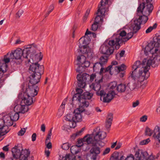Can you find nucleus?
<instances>
[{
  "mask_svg": "<svg viewBox=\"0 0 160 160\" xmlns=\"http://www.w3.org/2000/svg\"><path fill=\"white\" fill-rule=\"evenodd\" d=\"M110 149L109 148H106L105 150L103 151L102 154L105 155L108 153L110 151Z\"/></svg>",
  "mask_w": 160,
  "mask_h": 160,
  "instance_id": "obj_43",
  "label": "nucleus"
},
{
  "mask_svg": "<svg viewBox=\"0 0 160 160\" xmlns=\"http://www.w3.org/2000/svg\"><path fill=\"white\" fill-rule=\"evenodd\" d=\"M98 18H97L96 19V22H94L92 24L91 27V29L92 31H95L98 29L99 26L101 25V24H99L97 22Z\"/></svg>",
  "mask_w": 160,
  "mask_h": 160,
  "instance_id": "obj_31",
  "label": "nucleus"
},
{
  "mask_svg": "<svg viewBox=\"0 0 160 160\" xmlns=\"http://www.w3.org/2000/svg\"><path fill=\"white\" fill-rule=\"evenodd\" d=\"M5 123L4 122V120H3V119H0V128L4 126Z\"/></svg>",
  "mask_w": 160,
  "mask_h": 160,
  "instance_id": "obj_47",
  "label": "nucleus"
},
{
  "mask_svg": "<svg viewBox=\"0 0 160 160\" xmlns=\"http://www.w3.org/2000/svg\"><path fill=\"white\" fill-rule=\"evenodd\" d=\"M108 1L102 0L101 1L100 4L98 5V9L96 13L97 15L94 19V22H96V19L97 18V23L101 24L103 22V18L106 12L108 11Z\"/></svg>",
  "mask_w": 160,
  "mask_h": 160,
  "instance_id": "obj_11",
  "label": "nucleus"
},
{
  "mask_svg": "<svg viewBox=\"0 0 160 160\" xmlns=\"http://www.w3.org/2000/svg\"><path fill=\"white\" fill-rule=\"evenodd\" d=\"M124 73L123 72L119 73V76L121 78L123 77L124 75Z\"/></svg>",
  "mask_w": 160,
  "mask_h": 160,
  "instance_id": "obj_61",
  "label": "nucleus"
},
{
  "mask_svg": "<svg viewBox=\"0 0 160 160\" xmlns=\"http://www.w3.org/2000/svg\"><path fill=\"white\" fill-rule=\"evenodd\" d=\"M134 158L132 154L127 156V158H125L123 156L121 157L119 160H134Z\"/></svg>",
  "mask_w": 160,
  "mask_h": 160,
  "instance_id": "obj_33",
  "label": "nucleus"
},
{
  "mask_svg": "<svg viewBox=\"0 0 160 160\" xmlns=\"http://www.w3.org/2000/svg\"><path fill=\"white\" fill-rule=\"evenodd\" d=\"M150 140L149 138H148L146 140H144L141 141L140 142V144L141 145H146L148 143L150 142Z\"/></svg>",
  "mask_w": 160,
  "mask_h": 160,
  "instance_id": "obj_38",
  "label": "nucleus"
},
{
  "mask_svg": "<svg viewBox=\"0 0 160 160\" xmlns=\"http://www.w3.org/2000/svg\"><path fill=\"white\" fill-rule=\"evenodd\" d=\"M142 47L145 55L149 56L145 57L142 62L140 61L136 62L132 66L134 70L131 73V77L138 82L137 84L134 83L136 87L141 86V82L149 77L150 73L148 70L151 66L155 67L160 63V56H157L159 48L155 47V42L148 43L144 42Z\"/></svg>",
  "mask_w": 160,
  "mask_h": 160,
  "instance_id": "obj_1",
  "label": "nucleus"
},
{
  "mask_svg": "<svg viewBox=\"0 0 160 160\" xmlns=\"http://www.w3.org/2000/svg\"><path fill=\"white\" fill-rule=\"evenodd\" d=\"M45 154L46 155L47 157H48L50 155V152L49 150H45Z\"/></svg>",
  "mask_w": 160,
  "mask_h": 160,
  "instance_id": "obj_55",
  "label": "nucleus"
},
{
  "mask_svg": "<svg viewBox=\"0 0 160 160\" xmlns=\"http://www.w3.org/2000/svg\"><path fill=\"white\" fill-rule=\"evenodd\" d=\"M89 145L92 147V148L90 150V152L91 153L95 154L96 155H97L100 153L101 151L100 147H98V145H99L98 144H97L94 146H92V145Z\"/></svg>",
  "mask_w": 160,
  "mask_h": 160,
  "instance_id": "obj_22",
  "label": "nucleus"
},
{
  "mask_svg": "<svg viewBox=\"0 0 160 160\" xmlns=\"http://www.w3.org/2000/svg\"><path fill=\"white\" fill-rule=\"evenodd\" d=\"M2 77L0 78V88L2 86V83L4 81V79H2Z\"/></svg>",
  "mask_w": 160,
  "mask_h": 160,
  "instance_id": "obj_53",
  "label": "nucleus"
},
{
  "mask_svg": "<svg viewBox=\"0 0 160 160\" xmlns=\"http://www.w3.org/2000/svg\"><path fill=\"white\" fill-rule=\"evenodd\" d=\"M3 120L5 124L7 126H11L12 124V122L10 116L6 115L4 117Z\"/></svg>",
  "mask_w": 160,
  "mask_h": 160,
  "instance_id": "obj_26",
  "label": "nucleus"
},
{
  "mask_svg": "<svg viewBox=\"0 0 160 160\" xmlns=\"http://www.w3.org/2000/svg\"><path fill=\"white\" fill-rule=\"evenodd\" d=\"M8 146H9L8 145H6L5 146H4V147H3V148H2L3 150L4 151H5L6 152L8 151L9 150L8 148Z\"/></svg>",
  "mask_w": 160,
  "mask_h": 160,
  "instance_id": "obj_48",
  "label": "nucleus"
},
{
  "mask_svg": "<svg viewBox=\"0 0 160 160\" xmlns=\"http://www.w3.org/2000/svg\"><path fill=\"white\" fill-rule=\"evenodd\" d=\"M30 152L28 149L22 150L21 152V160H28Z\"/></svg>",
  "mask_w": 160,
  "mask_h": 160,
  "instance_id": "obj_21",
  "label": "nucleus"
},
{
  "mask_svg": "<svg viewBox=\"0 0 160 160\" xmlns=\"http://www.w3.org/2000/svg\"><path fill=\"white\" fill-rule=\"evenodd\" d=\"M27 128H23L21 129V136H22L24 135L26 131Z\"/></svg>",
  "mask_w": 160,
  "mask_h": 160,
  "instance_id": "obj_45",
  "label": "nucleus"
},
{
  "mask_svg": "<svg viewBox=\"0 0 160 160\" xmlns=\"http://www.w3.org/2000/svg\"><path fill=\"white\" fill-rule=\"evenodd\" d=\"M112 118V114L111 113H109L106 122V127L108 129H109L111 125Z\"/></svg>",
  "mask_w": 160,
  "mask_h": 160,
  "instance_id": "obj_25",
  "label": "nucleus"
},
{
  "mask_svg": "<svg viewBox=\"0 0 160 160\" xmlns=\"http://www.w3.org/2000/svg\"><path fill=\"white\" fill-rule=\"evenodd\" d=\"M157 41L156 42L154 41L153 42H156V43H155V47H157V45H159V44H160V36L158 37L157 38Z\"/></svg>",
  "mask_w": 160,
  "mask_h": 160,
  "instance_id": "obj_42",
  "label": "nucleus"
},
{
  "mask_svg": "<svg viewBox=\"0 0 160 160\" xmlns=\"http://www.w3.org/2000/svg\"><path fill=\"white\" fill-rule=\"evenodd\" d=\"M12 152L13 158H9L8 160H20V150L18 145L15 146L12 149Z\"/></svg>",
  "mask_w": 160,
  "mask_h": 160,
  "instance_id": "obj_17",
  "label": "nucleus"
},
{
  "mask_svg": "<svg viewBox=\"0 0 160 160\" xmlns=\"http://www.w3.org/2000/svg\"><path fill=\"white\" fill-rule=\"evenodd\" d=\"M107 134L105 132L100 131L94 134H89L85 138L87 142H92V145H95L97 144H98L99 146L103 147L104 145V143L101 141L104 139L106 137Z\"/></svg>",
  "mask_w": 160,
  "mask_h": 160,
  "instance_id": "obj_10",
  "label": "nucleus"
},
{
  "mask_svg": "<svg viewBox=\"0 0 160 160\" xmlns=\"http://www.w3.org/2000/svg\"><path fill=\"white\" fill-rule=\"evenodd\" d=\"M130 84L129 83H128L127 85L123 84L119 85L117 87V91L123 92H125V90L129 91L131 90V89L130 88Z\"/></svg>",
  "mask_w": 160,
  "mask_h": 160,
  "instance_id": "obj_20",
  "label": "nucleus"
},
{
  "mask_svg": "<svg viewBox=\"0 0 160 160\" xmlns=\"http://www.w3.org/2000/svg\"><path fill=\"white\" fill-rule=\"evenodd\" d=\"M20 42V40L19 39H18L16 41V42L15 43V44H19V43Z\"/></svg>",
  "mask_w": 160,
  "mask_h": 160,
  "instance_id": "obj_63",
  "label": "nucleus"
},
{
  "mask_svg": "<svg viewBox=\"0 0 160 160\" xmlns=\"http://www.w3.org/2000/svg\"><path fill=\"white\" fill-rule=\"evenodd\" d=\"M9 131L8 126L5 125L0 128V135L3 136L7 133Z\"/></svg>",
  "mask_w": 160,
  "mask_h": 160,
  "instance_id": "obj_27",
  "label": "nucleus"
},
{
  "mask_svg": "<svg viewBox=\"0 0 160 160\" xmlns=\"http://www.w3.org/2000/svg\"><path fill=\"white\" fill-rule=\"evenodd\" d=\"M116 145L117 142H114L112 144L111 147L112 148H114Z\"/></svg>",
  "mask_w": 160,
  "mask_h": 160,
  "instance_id": "obj_60",
  "label": "nucleus"
},
{
  "mask_svg": "<svg viewBox=\"0 0 160 160\" xmlns=\"http://www.w3.org/2000/svg\"><path fill=\"white\" fill-rule=\"evenodd\" d=\"M85 129V128H83L80 130H79L78 131H77L74 135H75V136L81 135L82 134L83 131Z\"/></svg>",
  "mask_w": 160,
  "mask_h": 160,
  "instance_id": "obj_35",
  "label": "nucleus"
},
{
  "mask_svg": "<svg viewBox=\"0 0 160 160\" xmlns=\"http://www.w3.org/2000/svg\"><path fill=\"white\" fill-rule=\"evenodd\" d=\"M125 52L124 51H122L119 54V55L121 57H122L125 54Z\"/></svg>",
  "mask_w": 160,
  "mask_h": 160,
  "instance_id": "obj_56",
  "label": "nucleus"
},
{
  "mask_svg": "<svg viewBox=\"0 0 160 160\" xmlns=\"http://www.w3.org/2000/svg\"><path fill=\"white\" fill-rule=\"evenodd\" d=\"M117 83L116 82H111L109 85V87L110 88V91H109L112 93V91H115V95L117 92Z\"/></svg>",
  "mask_w": 160,
  "mask_h": 160,
  "instance_id": "obj_30",
  "label": "nucleus"
},
{
  "mask_svg": "<svg viewBox=\"0 0 160 160\" xmlns=\"http://www.w3.org/2000/svg\"><path fill=\"white\" fill-rule=\"evenodd\" d=\"M54 8V6L52 4L50 6L48 9V12L47 13L46 17L48 16V15L50 13V12H51L52 11Z\"/></svg>",
  "mask_w": 160,
  "mask_h": 160,
  "instance_id": "obj_36",
  "label": "nucleus"
},
{
  "mask_svg": "<svg viewBox=\"0 0 160 160\" xmlns=\"http://www.w3.org/2000/svg\"><path fill=\"white\" fill-rule=\"evenodd\" d=\"M70 149L71 152L73 154L71 155H74V154L79 153L78 155H79L80 153L79 152L81 150V149L80 148H79L76 145L72 146L71 148ZM69 154L70 155V154ZM70 155H71L70 154Z\"/></svg>",
  "mask_w": 160,
  "mask_h": 160,
  "instance_id": "obj_29",
  "label": "nucleus"
},
{
  "mask_svg": "<svg viewBox=\"0 0 160 160\" xmlns=\"http://www.w3.org/2000/svg\"><path fill=\"white\" fill-rule=\"evenodd\" d=\"M83 98V97L82 96V95L78 93H76L73 97L72 101L78 100L80 102L79 107H80L81 105L83 106V105L84 108H87L88 106L89 103L88 102L86 101Z\"/></svg>",
  "mask_w": 160,
  "mask_h": 160,
  "instance_id": "obj_16",
  "label": "nucleus"
},
{
  "mask_svg": "<svg viewBox=\"0 0 160 160\" xmlns=\"http://www.w3.org/2000/svg\"><path fill=\"white\" fill-rule=\"evenodd\" d=\"M50 138H51V137H49L48 136H47V137L46 138V142H45L46 144L48 142H50Z\"/></svg>",
  "mask_w": 160,
  "mask_h": 160,
  "instance_id": "obj_58",
  "label": "nucleus"
},
{
  "mask_svg": "<svg viewBox=\"0 0 160 160\" xmlns=\"http://www.w3.org/2000/svg\"><path fill=\"white\" fill-rule=\"evenodd\" d=\"M36 134L34 133L32 136V141H34L36 140Z\"/></svg>",
  "mask_w": 160,
  "mask_h": 160,
  "instance_id": "obj_46",
  "label": "nucleus"
},
{
  "mask_svg": "<svg viewBox=\"0 0 160 160\" xmlns=\"http://www.w3.org/2000/svg\"><path fill=\"white\" fill-rule=\"evenodd\" d=\"M152 0H144V2L139 5L137 9L136 17L133 21H132L130 32H128V29L119 30L102 45H120L123 42H126L131 38L133 34L140 29V24L145 23L148 19V17L144 15H149L152 12L153 6L150 3Z\"/></svg>",
  "mask_w": 160,
  "mask_h": 160,
  "instance_id": "obj_2",
  "label": "nucleus"
},
{
  "mask_svg": "<svg viewBox=\"0 0 160 160\" xmlns=\"http://www.w3.org/2000/svg\"><path fill=\"white\" fill-rule=\"evenodd\" d=\"M108 58V57L106 55L102 56L100 58L99 62L95 63L93 65V69H96L98 67H99V66L103 67V65L107 63Z\"/></svg>",
  "mask_w": 160,
  "mask_h": 160,
  "instance_id": "obj_19",
  "label": "nucleus"
},
{
  "mask_svg": "<svg viewBox=\"0 0 160 160\" xmlns=\"http://www.w3.org/2000/svg\"><path fill=\"white\" fill-rule=\"evenodd\" d=\"M48 143L46 144L47 148L48 149H50L52 148V146L51 142H48Z\"/></svg>",
  "mask_w": 160,
  "mask_h": 160,
  "instance_id": "obj_49",
  "label": "nucleus"
},
{
  "mask_svg": "<svg viewBox=\"0 0 160 160\" xmlns=\"http://www.w3.org/2000/svg\"><path fill=\"white\" fill-rule=\"evenodd\" d=\"M90 12V9H88L86 11V13L85 14V15L83 17L84 21H85L88 18V16Z\"/></svg>",
  "mask_w": 160,
  "mask_h": 160,
  "instance_id": "obj_39",
  "label": "nucleus"
},
{
  "mask_svg": "<svg viewBox=\"0 0 160 160\" xmlns=\"http://www.w3.org/2000/svg\"><path fill=\"white\" fill-rule=\"evenodd\" d=\"M95 109L97 112H101V110H100V109L98 107H97Z\"/></svg>",
  "mask_w": 160,
  "mask_h": 160,
  "instance_id": "obj_62",
  "label": "nucleus"
},
{
  "mask_svg": "<svg viewBox=\"0 0 160 160\" xmlns=\"http://www.w3.org/2000/svg\"><path fill=\"white\" fill-rule=\"evenodd\" d=\"M52 128H51L50 130H49V133L48 134V136L49 137H51L52 133Z\"/></svg>",
  "mask_w": 160,
  "mask_h": 160,
  "instance_id": "obj_59",
  "label": "nucleus"
},
{
  "mask_svg": "<svg viewBox=\"0 0 160 160\" xmlns=\"http://www.w3.org/2000/svg\"><path fill=\"white\" fill-rule=\"evenodd\" d=\"M89 134H87L84 136L82 139H78L77 142V144L76 145L79 148H80L81 146H82L83 144L84 143L86 144L87 145H92V142L91 143L90 142H87V141L85 140L86 139L85 138L86 137L88 136H89Z\"/></svg>",
  "mask_w": 160,
  "mask_h": 160,
  "instance_id": "obj_23",
  "label": "nucleus"
},
{
  "mask_svg": "<svg viewBox=\"0 0 160 160\" xmlns=\"http://www.w3.org/2000/svg\"><path fill=\"white\" fill-rule=\"evenodd\" d=\"M115 95L114 91H112V93L109 92L106 93L104 90L98 92V95L100 96V100L104 102H110Z\"/></svg>",
  "mask_w": 160,
  "mask_h": 160,
  "instance_id": "obj_13",
  "label": "nucleus"
},
{
  "mask_svg": "<svg viewBox=\"0 0 160 160\" xmlns=\"http://www.w3.org/2000/svg\"><path fill=\"white\" fill-rule=\"evenodd\" d=\"M28 87L27 84H24L22 86L21 91V113H24L28 111V106L33 102L32 97L37 95L39 89L38 87L30 84Z\"/></svg>",
  "mask_w": 160,
  "mask_h": 160,
  "instance_id": "obj_4",
  "label": "nucleus"
},
{
  "mask_svg": "<svg viewBox=\"0 0 160 160\" xmlns=\"http://www.w3.org/2000/svg\"><path fill=\"white\" fill-rule=\"evenodd\" d=\"M145 134L148 136L152 135L155 140L160 143V126H156L152 130L148 127L146 128Z\"/></svg>",
  "mask_w": 160,
  "mask_h": 160,
  "instance_id": "obj_12",
  "label": "nucleus"
},
{
  "mask_svg": "<svg viewBox=\"0 0 160 160\" xmlns=\"http://www.w3.org/2000/svg\"><path fill=\"white\" fill-rule=\"evenodd\" d=\"M75 28H76V26L75 25H74L73 27V28H72V30H73V31H75Z\"/></svg>",
  "mask_w": 160,
  "mask_h": 160,
  "instance_id": "obj_64",
  "label": "nucleus"
},
{
  "mask_svg": "<svg viewBox=\"0 0 160 160\" xmlns=\"http://www.w3.org/2000/svg\"><path fill=\"white\" fill-rule=\"evenodd\" d=\"M145 159L146 160H154L153 157L151 156H150L148 157H147V158H145Z\"/></svg>",
  "mask_w": 160,
  "mask_h": 160,
  "instance_id": "obj_50",
  "label": "nucleus"
},
{
  "mask_svg": "<svg viewBox=\"0 0 160 160\" xmlns=\"http://www.w3.org/2000/svg\"><path fill=\"white\" fill-rule=\"evenodd\" d=\"M148 119V116L144 115L141 117L140 118V121L142 122H145Z\"/></svg>",
  "mask_w": 160,
  "mask_h": 160,
  "instance_id": "obj_37",
  "label": "nucleus"
},
{
  "mask_svg": "<svg viewBox=\"0 0 160 160\" xmlns=\"http://www.w3.org/2000/svg\"><path fill=\"white\" fill-rule=\"evenodd\" d=\"M92 96V94L91 93H90L89 92H87L84 93L83 95H82V96H83V99H85L86 101L87 99H90Z\"/></svg>",
  "mask_w": 160,
  "mask_h": 160,
  "instance_id": "obj_32",
  "label": "nucleus"
},
{
  "mask_svg": "<svg viewBox=\"0 0 160 160\" xmlns=\"http://www.w3.org/2000/svg\"><path fill=\"white\" fill-rule=\"evenodd\" d=\"M20 108L19 109V111L17 112H12L10 115V116L12 121H16L19 118V113H20Z\"/></svg>",
  "mask_w": 160,
  "mask_h": 160,
  "instance_id": "obj_28",
  "label": "nucleus"
},
{
  "mask_svg": "<svg viewBox=\"0 0 160 160\" xmlns=\"http://www.w3.org/2000/svg\"><path fill=\"white\" fill-rule=\"evenodd\" d=\"M44 72V67L43 66L38 64L30 65L29 69L30 73L29 78V84L34 86L39 82Z\"/></svg>",
  "mask_w": 160,
  "mask_h": 160,
  "instance_id": "obj_9",
  "label": "nucleus"
},
{
  "mask_svg": "<svg viewBox=\"0 0 160 160\" xmlns=\"http://www.w3.org/2000/svg\"><path fill=\"white\" fill-rule=\"evenodd\" d=\"M99 79H95V82L92 83L90 85L91 88L96 91V94L98 95V92L101 91H103L101 88V85L100 83L102 81V74H98Z\"/></svg>",
  "mask_w": 160,
  "mask_h": 160,
  "instance_id": "obj_15",
  "label": "nucleus"
},
{
  "mask_svg": "<svg viewBox=\"0 0 160 160\" xmlns=\"http://www.w3.org/2000/svg\"><path fill=\"white\" fill-rule=\"evenodd\" d=\"M118 62L116 61H113L112 62L111 65L109 66L105 69L102 68L101 69L100 73H98L97 74H92L90 76L89 75L86 73L78 74L77 76V78L78 80V85L79 87L82 88H85L86 85V81L88 79L90 78V80L91 82L93 81L94 79H99L98 74L102 73L103 71L105 72L109 71V73L112 74L111 71L114 69L115 71L117 72H120L123 71L126 69V66L124 64L121 65L116 66L118 65Z\"/></svg>",
  "mask_w": 160,
  "mask_h": 160,
  "instance_id": "obj_3",
  "label": "nucleus"
},
{
  "mask_svg": "<svg viewBox=\"0 0 160 160\" xmlns=\"http://www.w3.org/2000/svg\"><path fill=\"white\" fill-rule=\"evenodd\" d=\"M83 105H81L78 108L75 109L74 112L72 114H68L64 117V119L68 122V126H64L63 130L68 131L69 128H74L76 126V122H80L82 120L81 113L85 110L86 108H84Z\"/></svg>",
  "mask_w": 160,
  "mask_h": 160,
  "instance_id": "obj_7",
  "label": "nucleus"
},
{
  "mask_svg": "<svg viewBox=\"0 0 160 160\" xmlns=\"http://www.w3.org/2000/svg\"><path fill=\"white\" fill-rule=\"evenodd\" d=\"M88 35H90V37L93 36L94 38H95L96 37L95 33L89 31L88 29H87L85 36L80 38L79 40V42L81 46L89 47L88 44L90 42V39L88 36Z\"/></svg>",
  "mask_w": 160,
  "mask_h": 160,
  "instance_id": "obj_14",
  "label": "nucleus"
},
{
  "mask_svg": "<svg viewBox=\"0 0 160 160\" xmlns=\"http://www.w3.org/2000/svg\"><path fill=\"white\" fill-rule=\"evenodd\" d=\"M69 148V145L68 143H65L63 144L62 146V148L65 150H68Z\"/></svg>",
  "mask_w": 160,
  "mask_h": 160,
  "instance_id": "obj_40",
  "label": "nucleus"
},
{
  "mask_svg": "<svg viewBox=\"0 0 160 160\" xmlns=\"http://www.w3.org/2000/svg\"><path fill=\"white\" fill-rule=\"evenodd\" d=\"M0 157L3 159L5 158V156L4 154L2 152H1L0 153Z\"/></svg>",
  "mask_w": 160,
  "mask_h": 160,
  "instance_id": "obj_57",
  "label": "nucleus"
},
{
  "mask_svg": "<svg viewBox=\"0 0 160 160\" xmlns=\"http://www.w3.org/2000/svg\"><path fill=\"white\" fill-rule=\"evenodd\" d=\"M148 155L147 152H142L141 150H138L136 152L134 158L135 160H145Z\"/></svg>",
  "mask_w": 160,
  "mask_h": 160,
  "instance_id": "obj_18",
  "label": "nucleus"
},
{
  "mask_svg": "<svg viewBox=\"0 0 160 160\" xmlns=\"http://www.w3.org/2000/svg\"><path fill=\"white\" fill-rule=\"evenodd\" d=\"M157 26V24L156 23L154 24L152 26L149 27L146 30V33H149L151 32L153 29L156 28Z\"/></svg>",
  "mask_w": 160,
  "mask_h": 160,
  "instance_id": "obj_34",
  "label": "nucleus"
},
{
  "mask_svg": "<svg viewBox=\"0 0 160 160\" xmlns=\"http://www.w3.org/2000/svg\"><path fill=\"white\" fill-rule=\"evenodd\" d=\"M78 87H79L78 86ZM80 88H77L76 89V93H78V94H79L80 95H81V93H82L83 92V90L81 89L82 88H81L79 87Z\"/></svg>",
  "mask_w": 160,
  "mask_h": 160,
  "instance_id": "obj_41",
  "label": "nucleus"
},
{
  "mask_svg": "<svg viewBox=\"0 0 160 160\" xmlns=\"http://www.w3.org/2000/svg\"><path fill=\"white\" fill-rule=\"evenodd\" d=\"M67 101L66 99L64 100L62 103L60 108H59L58 112L57 113V115L58 117H61L63 113L64 108L65 107V105L67 103Z\"/></svg>",
  "mask_w": 160,
  "mask_h": 160,
  "instance_id": "obj_24",
  "label": "nucleus"
},
{
  "mask_svg": "<svg viewBox=\"0 0 160 160\" xmlns=\"http://www.w3.org/2000/svg\"><path fill=\"white\" fill-rule=\"evenodd\" d=\"M10 59H12L17 64H20V48H18L15 50H12L11 53L8 52L4 56L2 61L4 63H3L0 66V78L6 72L8 67L7 64L10 62Z\"/></svg>",
  "mask_w": 160,
  "mask_h": 160,
  "instance_id": "obj_8",
  "label": "nucleus"
},
{
  "mask_svg": "<svg viewBox=\"0 0 160 160\" xmlns=\"http://www.w3.org/2000/svg\"><path fill=\"white\" fill-rule=\"evenodd\" d=\"M22 50L21 60L24 61L26 63L30 62L32 64H39L38 62L41 61L43 57V54L33 45H28L24 48Z\"/></svg>",
  "mask_w": 160,
  "mask_h": 160,
  "instance_id": "obj_6",
  "label": "nucleus"
},
{
  "mask_svg": "<svg viewBox=\"0 0 160 160\" xmlns=\"http://www.w3.org/2000/svg\"><path fill=\"white\" fill-rule=\"evenodd\" d=\"M20 14V13L19 12V11L16 13L15 15V18L16 19H18L20 17L19 15Z\"/></svg>",
  "mask_w": 160,
  "mask_h": 160,
  "instance_id": "obj_52",
  "label": "nucleus"
},
{
  "mask_svg": "<svg viewBox=\"0 0 160 160\" xmlns=\"http://www.w3.org/2000/svg\"><path fill=\"white\" fill-rule=\"evenodd\" d=\"M121 145H122V144L121 143H118L117 144V146L115 148V149L117 150V149H118L119 148H121Z\"/></svg>",
  "mask_w": 160,
  "mask_h": 160,
  "instance_id": "obj_54",
  "label": "nucleus"
},
{
  "mask_svg": "<svg viewBox=\"0 0 160 160\" xmlns=\"http://www.w3.org/2000/svg\"><path fill=\"white\" fill-rule=\"evenodd\" d=\"M139 103V102L138 100H137L136 101L132 103V107L133 108H135L138 106Z\"/></svg>",
  "mask_w": 160,
  "mask_h": 160,
  "instance_id": "obj_44",
  "label": "nucleus"
},
{
  "mask_svg": "<svg viewBox=\"0 0 160 160\" xmlns=\"http://www.w3.org/2000/svg\"><path fill=\"white\" fill-rule=\"evenodd\" d=\"M41 130L43 132H44L45 130V126L44 124L42 125L41 126Z\"/></svg>",
  "mask_w": 160,
  "mask_h": 160,
  "instance_id": "obj_51",
  "label": "nucleus"
},
{
  "mask_svg": "<svg viewBox=\"0 0 160 160\" xmlns=\"http://www.w3.org/2000/svg\"><path fill=\"white\" fill-rule=\"evenodd\" d=\"M79 47L80 49V52H78L80 54L77 56L75 67L77 71L80 73L84 71L85 68L90 65V62L86 60V58L91 59L93 57V54L89 47L82 46L79 44Z\"/></svg>",
  "mask_w": 160,
  "mask_h": 160,
  "instance_id": "obj_5",
  "label": "nucleus"
}]
</instances>
